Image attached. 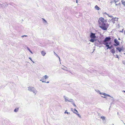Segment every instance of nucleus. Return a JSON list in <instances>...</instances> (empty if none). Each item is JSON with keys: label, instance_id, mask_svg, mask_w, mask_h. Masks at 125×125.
Wrapping results in <instances>:
<instances>
[{"label": "nucleus", "instance_id": "obj_1", "mask_svg": "<svg viewBox=\"0 0 125 125\" xmlns=\"http://www.w3.org/2000/svg\"><path fill=\"white\" fill-rule=\"evenodd\" d=\"M98 22L99 24V26L100 28L103 30H106L107 29L108 27L106 26L105 23L106 21L104 20V18L102 17L99 18Z\"/></svg>", "mask_w": 125, "mask_h": 125}, {"label": "nucleus", "instance_id": "obj_2", "mask_svg": "<svg viewBox=\"0 0 125 125\" xmlns=\"http://www.w3.org/2000/svg\"><path fill=\"white\" fill-rule=\"evenodd\" d=\"M28 90L30 92L33 93L35 95L37 93V91L35 89L34 87L32 86H29L28 87Z\"/></svg>", "mask_w": 125, "mask_h": 125}, {"label": "nucleus", "instance_id": "obj_3", "mask_svg": "<svg viewBox=\"0 0 125 125\" xmlns=\"http://www.w3.org/2000/svg\"><path fill=\"white\" fill-rule=\"evenodd\" d=\"M63 97L64 99V101L65 102H73V99H69L68 97L65 96H64Z\"/></svg>", "mask_w": 125, "mask_h": 125}, {"label": "nucleus", "instance_id": "obj_4", "mask_svg": "<svg viewBox=\"0 0 125 125\" xmlns=\"http://www.w3.org/2000/svg\"><path fill=\"white\" fill-rule=\"evenodd\" d=\"M95 91L96 92H97L98 93H99V94H102V95H104L105 96H108L110 97H111L112 98H113V96H111L110 95H109L105 93H101L100 92V91L99 90H95Z\"/></svg>", "mask_w": 125, "mask_h": 125}, {"label": "nucleus", "instance_id": "obj_5", "mask_svg": "<svg viewBox=\"0 0 125 125\" xmlns=\"http://www.w3.org/2000/svg\"><path fill=\"white\" fill-rule=\"evenodd\" d=\"M114 42L116 44H114V45L115 46H117L119 44V42L116 39H115L114 40Z\"/></svg>", "mask_w": 125, "mask_h": 125}, {"label": "nucleus", "instance_id": "obj_6", "mask_svg": "<svg viewBox=\"0 0 125 125\" xmlns=\"http://www.w3.org/2000/svg\"><path fill=\"white\" fill-rule=\"evenodd\" d=\"M90 37L91 39H95L96 37L95 34L92 32H91L90 35Z\"/></svg>", "mask_w": 125, "mask_h": 125}, {"label": "nucleus", "instance_id": "obj_7", "mask_svg": "<svg viewBox=\"0 0 125 125\" xmlns=\"http://www.w3.org/2000/svg\"><path fill=\"white\" fill-rule=\"evenodd\" d=\"M8 6V4H7L6 5H5L4 3L0 4V8H3L6 7Z\"/></svg>", "mask_w": 125, "mask_h": 125}, {"label": "nucleus", "instance_id": "obj_8", "mask_svg": "<svg viewBox=\"0 0 125 125\" xmlns=\"http://www.w3.org/2000/svg\"><path fill=\"white\" fill-rule=\"evenodd\" d=\"M111 39V38L110 37H107L105 38L104 40V42H107L110 41Z\"/></svg>", "mask_w": 125, "mask_h": 125}, {"label": "nucleus", "instance_id": "obj_9", "mask_svg": "<svg viewBox=\"0 0 125 125\" xmlns=\"http://www.w3.org/2000/svg\"><path fill=\"white\" fill-rule=\"evenodd\" d=\"M49 78L48 76L47 75H45L43 76L42 78V80H41L42 81L44 79L46 80L48 79Z\"/></svg>", "mask_w": 125, "mask_h": 125}, {"label": "nucleus", "instance_id": "obj_10", "mask_svg": "<svg viewBox=\"0 0 125 125\" xmlns=\"http://www.w3.org/2000/svg\"><path fill=\"white\" fill-rule=\"evenodd\" d=\"M118 18H116V17H115V18H113L111 20L113 22V23H115V22L114 21H118Z\"/></svg>", "mask_w": 125, "mask_h": 125}, {"label": "nucleus", "instance_id": "obj_11", "mask_svg": "<svg viewBox=\"0 0 125 125\" xmlns=\"http://www.w3.org/2000/svg\"><path fill=\"white\" fill-rule=\"evenodd\" d=\"M41 53L43 56H44L46 54V53L44 51H42L41 52Z\"/></svg>", "mask_w": 125, "mask_h": 125}, {"label": "nucleus", "instance_id": "obj_12", "mask_svg": "<svg viewBox=\"0 0 125 125\" xmlns=\"http://www.w3.org/2000/svg\"><path fill=\"white\" fill-rule=\"evenodd\" d=\"M94 8L96 10H99L100 9V8L97 5L95 6Z\"/></svg>", "mask_w": 125, "mask_h": 125}, {"label": "nucleus", "instance_id": "obj_13", "mask_svg": "<svg viewBox=\"0 0 125 125\" xmlns=\"http://www.w3.org/2000/svg\"><path fill=\"white\" fill-rule=\"evenodd\" d=\"M42 19L43 20V22L45 24H48L47 21L44 19L42 18Z\"/></svg>", "mask_w": 125, "mask_h": 125}, {"label": "nucleus", "instance_id": "obj_14", "mask_svg": "<svg viewBox=\"0 0 125 125\" xmlns=\"http://www.w3.org/2000/svg\"><path fill=\"white\" fill-rule=\"evenodd\" d=\"M116 49L119 51V52H120L122 50V49L120 47H117Z\"/></svg>", "mask_w": 125, "mask_h": 125}, {"label": "nucleus", "instance_id": "obj_15", "mask_svg": "<svg viewBox=\"0 0 125 125\" xmlns=\"http://www.w3.org/2000/svg\"><path fill=\"white\" fill-rule=\"evenodd\" d=\"M103 43V44L105 45L106 46V45H108V42H104V41Z\"/></svg>", "mask_w": 125, "mask_h": 125}, {"label": "nucleus", "instance_id": "obj_16", "mask_svg": "<svg viewBox=\"0 0 125 125\" xmlns=\"http://www.w3.org/2000/svg\"><path fill=\"white\" fill-rule=\"evenodd\" d=\"M122 4L125 6V0H122L121 1Z\"/></svg>", "mask_w": 125, "mask_h": 125}, {"label": "nucleus", "instance_id": "obj_17", "mask_svg": "<svg viewBox=\"0 0 125 125\" xmlns=\"http://www.w3.org/2000/svg\"><path fill=\"white\" fill-rule=\"evenodd\" d=\"M71 104H73L74 107H76V105L75 104L74 102V100L73 99V102H71Z\"/></svg>", "mask_w": 125, "mask_h": 125}, {"label": "nucleus", "instance_id": "obj_18", "mask_svg": "<svg viewBox=\"0 0 125 125\" xmlns=\"http://www.w3.org/2000/svg\"><path fill=\"white\" fill-rule=\"evenodd\" d=\"M111 52L113 53H114L115 52V50L114 49L111 50Z\"/></svg>", "mask_w": 125, "mask_h": 125}, {"label": "nucleus", "instance_id": "obj_19", "mask_svg": "<svg viewBox=\"0 0 125 125\" xmlns=\"http://www.w3.org/2000/svg\"><path fill=\"white\" fill-rule=\"evenodd\" d=\"M95 40H96L95 39H91L90 40V41L91 42H94V41H95Z\"/></svg>", "mask_w": 125, "mask_h": 125}, {"label": "nucleus", "instance_id": "obj_20", "mask_svg": "<svg viewBox=\"0 0 125 125\" xmlns=\"http://www.w3.org/2000/svg\"><path fill=\"white\" fill-rule=\"evenodd\" d=\"M19 110V108H15L14 110V111L15 112H17Z\"/></svg>", "mask_w": 125, "mask_h": 125}, {"label": "nucleus", "instance_id": "obj_21", "mask_svg": "<svg viewBox=\"0 0 125 125\" xmlns=\"http://www.w3.org/2000/svg\"><path fill=\"white\" fill-rule=\"evenodd\" d=\"M27 49L28 50H29L30 52L32 54H33L32 52L31 51L30 49L28 47H27Z\"/></svg>", "mask_w": 125, "mask_h": 125}, {"label": "nucleus", "instance_id": "obj_22", "mask_svg": "<svg viewBox=\"0 0 125 125\" xmlns=\"http://www.w3.org/2000/svg\"><path fill=\"white\" fill-rule=\"evenodd\" d=\"M40 81H41L42 83H49V81H47V82H46V81H42L41 80H40Z\"/></svg>", "mask_w": 125, "mask_h": 125}, {"label": "nucleus", "instance_id": "obj_23", "mask_svg": "<svg viewBox=\"0 0 125 125\" xmlns=\"http://www.w3.org/2000/svg\"><path fill=\"white\" fill-rule=\"evenodd\" d=\"M65 114H67L68 115H69L70 114V113L67 112V110H66L64 112Z\"/></svg>", "mask_w": 125, "mask_h": 125}, {"label": "nucleus", "instance_id": "obj_24", "mask_svg": "<svg viewBox=\"0 0 125 125\" xmlns=\"http://www.w3.org/2000/svg\"><path fill=\"white\" fill-rule=\"evenodd\" d=\"M54 54L57 57H59V56L57 54L54 52Z\"/></svg>", "mask_w": 125, "mask_h": 125}, {"label": "nucleus", "instance_id": "obj_25", "mask_svg": "<svg viewBox=\"0 0 125 125\" xmlns=\"http://www.w3.org/2000/svg\"><path fill=\"white\" fill-rule=\"evenodd\" d=\"M106 46L107 47V50L108 49H109V45H106Z\"/></svg>", "mask_w": 125, "mask_h": 125}, {"label": "nucleus", "instance_id": "obj_26", "mask_svg": "<svg viewBox=\"0 0 125 125\" xmlns=\"http://www.w3.org/2000/svg\"><path fill=\"white\" fill-rule=\"evenodd\" d=\"M122 63L123 64L125 65V61H122Z\"/></svg>", "mask_w": 125, "mask_h": 125}, {"label": "nucleus", "instance_id": "obj_27", "mask_svg": "<svg viewBox=\"0 0 125 125\" xmlns=\"http://www.w3.org/2000/svg\"><path fill=\"white\" fill-rule=\"evenodd\" d=\"M107 15L109 17H112L113 16H112V15H109V14H107Z\"/></svg>", "mask_w": 125, "mask_h": 125}, {"label": "nucleus", "instance_id": "obj_28", "mask_svg": "<svg viewBox=\"0 0 125 125\" xmlns=\"http://www.w3.org/2000/svg\"><path fill=\"white\" fill-rule=\"evenodd\" d=\"M112 46H111L110 47L109 46V49H111L112 48Z\"/></svg>", "mask_w": 125, "mask_h": 125}, {"label": "nucleus", "instance_id": "obj_29", "mask_svg": "<svg viewBox=\"0 0 125 125\" xmlns=\"http://www.w3.org/2000/svg\"><path fill=\"white\" fill-rule=\"evenodd\" d=\"M101 96L102 97H103V98H106V97L105 96Z\"/></svg>", "mask_w": 125, "mask_h": 125}, {"label": "nucleus", "instance_id": "obj_30", "mask_svg": "<svg viewBox=\"0 0 125 125\" xmlns=\"http://www.w3.org/2000/svg\"><path fill=\"white\" fill-rule=\"evenodd\" d=\"M115 3L118 1V0H115Z\"/></svg>", "mask_w": 125, "mask_h": 125}, {"label": "nucleus", "instance_id": "obj_31", "mask_svg": "<svg viewBox=\"0 0 125 125\" xmlns=\"http://www.w3.org/2000/svg\"><path fill=\"white\" fill-rule=\"evenodd\" d=\"M116 57L118 58H119L118 56L117 55H116Z\"/></svg>", "mask_w": 125, "mask_h": 125}, {"label": "nucleus", "instance_id": "obj_32", "mask_svg": "<svg viewBox=\"0 0 125 125\" xmlns=\"http://www.w3.org/2000/svg\"><path fill=\"white\" fill-rule=\"evenodd\" d=\"M74 111H75L77 113H78L77 111L75 109H74Z\"/></svg>", "mask_w": 125, "mask_h": 125}, {"label": "nucleus", "instance_id": "obj_33", "mask_svg": "<svg viewBox=\"0 0 125 125\" xmlns=\"http://www.w3.org/2000/svg\"><path fill=\"white\" fill-rule=\"evenodd\" d=\"M58 57L59 58V59L60 62L61 60H60V57L59 56V57Z\"/></svg>", "mask_w": 125, "mask_h": 125}, {"label": "nucleus", "instance_id": "obj_34", "mask_svg": "<svg viewBox=\"0 0 125 125\" xmlns=\"http://www.w3.org/2000/svg\"><path fill=\"white\" fill-rule=\"evenodd\" d=\"M27 36V35H23V36H22V37H26Z\"/></svg>", "mask_w": 125, "mask_h": 125}, {"label": "nucleus", "instance_id": "obj_35", "mask_svg": "<svg viewBox=\"0 0 125 125\" xmlns=\"http://www.w3.org/2000/svg\"><path fill=\"white\" fill-rule=\"evenodd\" d=\"M120 32H123V30L121 31H120Z\"/></svg>", "mask_w": 125, "mask_h": 125}, {"label": "nucleus", "instance_id": "obj_36", "mask_svg": "<svg viewBox=\"0 0 125 125\" xmlns=\"http://www.w3.org/2000/svg\"><path fill=\"white\" fill-rule=\"evenodd\" d=\"M29 59H30L31 61H32V60L31 59L30 57L29 58Z\"/></svg>", "mask_w": 125, "mask_h": 125}, {"label": "nucleus", "instance_id": "obj_37", "mask_svg": "<svg viewBox=\"0 0 125 125\" xmlns=\"http://www.w3.org/2000/svg\"><path fill=\"white\" fill-rule=\"evenodd\" d=\"M104 14H107H107H107L106 12H105L104 13Z\"/></svg>", "mask_w": 125, "mask_h": 125}, {"label": "nucleus", "instance_id": "obj_38", "mask_svg": "<svg viewBox=\"0 0 125 125\" xmlns=\"http://www.w3.org/2000/svg\"><path fill=\"white\" fill-rule=\"evenodd\" d=\"M78 116L79 117H80V115L79 114H78Z\"/></svg>", "mask_w": 125, "mask_h": 125}, {"label": "nucleus", "instance_id": "obj_39", "mask_svg": "<svg viewBox=\"0 0 125 125\" xmlns=\"http://www.w3.org/2000/svg\"><path fill=\"white\" fill-rule=\"evenodd\" d=\"M62 69L65 70V69H64V68H62Z\"/></svg>", "mask_w": 125, "mask_h": 125}, {"label": "nucleus", "instance_id": "obj_40", "mask_svg": "<svg viewBox=\"0 0 125 125\" xmlns=\"http://www.w3.org/2000/svg\"><path fill=\"white\" fill-rule=\"evenodd\" d=\"M101 117H105L104 116H101Z\"/></svg>", "mask_w": 125, "mask_h": 125}, {"label": "nucleus", "instance_id": "obj_41", "mask_svg": "<svg viewBox=\"0 0 125 125\" xmlns=\"http://www.w3.org/2000/svg\"><path fill=\"white\" fill-rule=\"evenodd\" d=\"M122 92H124L125 93V91H122Z\"/></svg>", "mask_w": 125, "mask_h": 125}, {"label": "nucleus", "instance_id": "obj_42", "mask_svg": "<svg viewBox=\"0 0 125 125\" xmlns=\"http://www.w3.org/2000/svg\"><path fill=\"white\" fill-rule=\"evenodd\" d=\"M118 4H115V6H117V5Z\"/></svg>", "mask_w": 125, "mask_h": 125}, {"label": "nucleus", "instance_id": "obj_43", "mask_svg": "<svg viewBox=\"0 0 125 125\" xmlns=\"http://www.w3.org/2000/svg\"><path fill=\"white\" fill-rule=\"evenodd\" d=\"M118 39L119 40H120V39L119 38H118Z\"/></svg>", "mask_w": 125, "mask_h": 125}, {"label": "nucleus", "instance_id": "obj_44", "mask_svg": "<svg viewBox=\"0 0 125 125\" xmlns=\"http://www.w3.org/2000/svg\"><path fill=\"white\" fill-rule=\"evenodd\" d=\"M32 61L33 62V63H34V62L33 61Z\"/></svg>", "mask_w": 125, "mask_h": 125}, {"label": "nucleus", "instance_id": "obj_45", "mask_svg": "<svg viewBox=\"0 0 125 125\" xmlns=\"http://www.w3.org/2000/svg\"><path fill=\"white\" fill-rule=\"evenodd\" d=\"M71 110L72 111V110H73V109L72 108H71Z\"/></svg>", "mask_w": 125, "mask_h": 125}, {"label": "nucleus", "instance_id": "obj_46", "mask_svg": "<svg viewBox=\"0 0 125 125\" xmlns=\"http://www.w3.org/2000/svg\"><path fill=\"white\" fill-rule=\"evenodd\" d=\"M60 64H61V61H60Z\"/></svg>", "mask_w": 125, "mask_h": 125}, {"label": "nucleus", "instance_id": "obj_47", "mask_svg": "<svg viewBox=\"0 0 125 125\" xmlns=\"http://www.w3.org/2000/svg\"><path fill=\"white\" fill-rule=\"evenodd\" d=\"M63 66L65 68H67V67H65L64 66Z\"/></svg>", "mask_w": 125, "mask_h": 125}, {"label": "nucleus", "instance_id": "obj_48", "mask_svg": "<svg viewBox=\"0 0 125 125\" xmlns=\"http://www.w3.org/2000/svg\"><path fill=\"white\" fill-rule=\"evenodd\" d=\"M124 34H125V31H124Z\"/></svg>", "mask_w": 125, "mask_h": 125}, {"label": "nucleus", "instance_id": "obj_49", "mask_svg": "<svg viewBox=\"0 0 125 125\" xmlns=\"http://www.w3.org/2000/svg\"><path fill=\"white\" fill-rule=\"evenodd\" d=\"M109 44H111V42H110L109 43Z\"/></svg>", "mask_w": 125, "mask_h": 125}, {"label": "nucleus", "instance_id": "obj_50", "mask_svg": "<svg viewBox=\"0 0 125 125\" xmlns=\"http://www.w3.org/2000/svg\"><path fill=\"white\" fill-rule=\"evenodd\" d=\"M76 114V112H74Z\"/></svg>", "mask_w": 125, "mask_h": 125}, {"label": "nucleus", "instance_id": "obj_51", "mask_svg": "<svg viewBox=\"0 0 125 125\" xmlns=\"http://www.w3.org/2000/svg\"><path fill=\"white\" fill-rule=\"evenodd\" d=\"M104 118V117H103L102 118Z\"/></svg>", "mask_w": 125, "mask_h": 125}, {"label": "nucleus", "instance_id": "obj_52", "mask_svg": "<svg viewBox=\"0 0 125 125\" xmlns=\"http://www.w3.org/2000/svg\"><path fill=\"white\" fill-rule=\"evenodd\" d=\"M124 54H125V53H124Z\"/></svg>", "mask_w": 125, "mask_h": 125}]
</instances>
